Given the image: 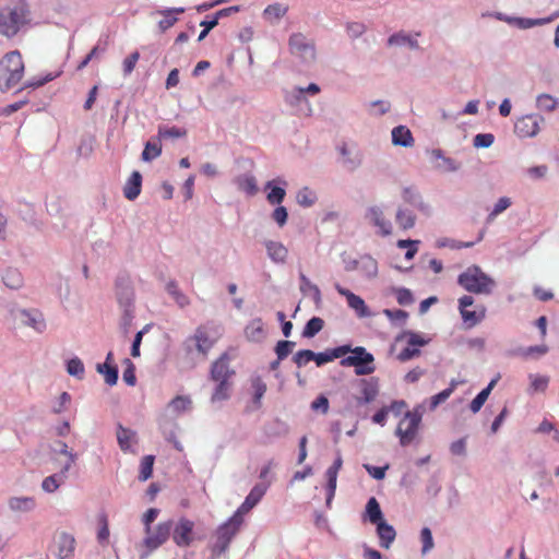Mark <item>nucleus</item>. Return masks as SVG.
I'll return each instance as SVG.
<instances>
[{
    "label": "nucleus",
    "instance_id": "1a4fd4ad",
    "mask_svg": "<svg viewBox=\"0 0 559 559\" xmlns=\"http://www.w3.org/2000/svg\"><path fill=\"white\" fill-rule=\"evenodd\" d=\"M171 537L176 546L180 548L189 547L194 542V522L186 516H181L177 522L173 521Z\"/></svg>",
    "mask_w": 559,
    "mask_h": 559
},
{
    "label": "nucleus",
    "instance_id": "f8f14e48",
    "mask_svg": "<svg viewBox=\"0 0 559 559\" xmlns=\"http://www.w3.org/2000/svg\"><path fill=\"white\" fill-rule=\"evenodd\" d=\"M334 288L341 296L346 298L348 307L356 312L358 318L371 317V311L361 297L341 286L338 283H335Z\"/></svg>",
    "mask_w": 559,
    "mask_h": 559
},
{
    "label": "nucleus",
    "instance_id": "0e129e2a",
    "mask_svg": "<svg viewBox=\"0 0 559 559\" xmlns=\"http://www.w3.org/2000/svg\"><path fill=\"white\" fill-rule=\"evenodd\" d=\"M420 542L423 544L421 555L425 556L435 547L433 537L429 527H423L420 531Z\"/></svg>",
    "mask_w": 559,
    "mask_h": 559
},
{
    "label": "nucleus",
    "instance_id": "f257e3e1",
    "mask_svg": "<svg viewBox=\"0 0 559 559\" xmlns=\"http://www.w3.org/2000/svg\"><path fill=\"white\" fill-rule=\"evenodd\" d=\"M457 284L466 292L476 295H490L496 287L495 280L475 264L457 276Z\"/></svg>",
    "mask_w": 559,
    "mask_h": 559
},
{
    "label": "nucleus",
    "instance_id": "7c9ffc66",
    "mask_svg": "<svg viewBox=\"0 0 559 559\" xmlns=\"http://www.w3.org/2000/svg\"><path fill=\"white\" fill-rule=\"evenodd\" d=\"M22 322L35 329L37 332H43L46 328L43 314L38 311L23 309L20 312Z\"/></svg>",
    "mask_w": 559,
    "mask_h": 559
},
{
    "label": "nucleus",
    "instance_id": "f3484780",
    "mask_svg": "<svg viewBox=\"0 0 559 559\" xmlns=\"http://www.w3.org/2000/svg\"><path fill=\"white\" fill-rule=\"evenodd\" d=\"M192 346H194L202 355H206L213 346V342L210 340L203 328H198L194 334L185 342L187 352L190 353L192 350Z\"/></svg>",
    "mask_w": 559,
    "mask_h": 559
},
{
    "label": "nucleus",
    "instance_id": "4c0bfd02",
    "mask_svg": "<svg viewBox=\"0 0 559 559\" xmlns=\"http://www.w3.org/2000/svg\"><path fill=\"white\" fill-rule=\"evenodd\" d=\"M8 503L14 512H31L36 507V501L32 497H12Z\"/></svg>",
    "mask_w": 559,
    "mask_h": 559
},
{
    "label": "nucleus",
    "instance_id": "49530a36",
    "mask_svg": "<svg viewBox=\"0 0 559 559\" xmlns=\"http://www.w3.org/2000/svg\"><path fill=\"white\" fill-rule=\"evenodd\" d=\"M324 326V321L319 317H312L304 326L302 337L312 338L314 337Z\"/></svg>",
    "mask_w": 559,
    "mask_h": 559
},
{
    "label": "nucleus",
    "instance_id": "680f3d73",
    "mask_svg": "<svg viewBox=\"0 0 559 559\" xmlns=\"http://www.w3.org/2000/svg\"><path fill=\"white\" fill-rule=\"evenodd\" d=\"M286 12H287L286 7H283L280 3H273V4L267 5L264 9L263 15L266 20L272 22L273 20L278 21L281 17H283L285 15Z\"/></svg>",
    "mask_w": 559,
    "mask_h": 559
},
{
    "label": "nucleus",
    "instance_id": "5fc2aeb1",
    "mask_svg": "<svg viewBox=\"0 0 559 559\" xmlns=\"http://www.w3.org/2000/svg\"><path fill=\"white\" fill-rule=\"evenodd\" d=\"M554 17L546 19H527V17H513L509 19V22H514L520 28L526 29L538 25H544L552 21Z\"/></svg>",
    "mask_w": 559,
    "mask_h": 559
},
{
    "label": "nucleus",
    "instance_id": "393cba45",
    "mask_svg": "<svg viewBox=\"0 0 559 559\" xmlns=\"http://www.w3.org/2000/svg\"><path fill=\"white\" fill-rule=\"evenodd\" d=\"M243 332L246 338L252 343H262L266 337L264 323L261 318H255L248 322Z\"/></svg>",
    "mask_w": 559,
    "mask_h": 559
},
{
    "label": "nucleus",
    "instance_id": "bf43d9fd",
    "mask_svg": "<svg viewBox=\"0 0 559 559\" xmlns=\"http://www.w3.org/2000/svg\"><path fill=\"white\" fill-rule=\"evenodd\" d=\"M548 353V347L546 345H534L525 348H518L512 352V355H519L523 357H532V356H544Z\"/></svg>",
    "mask_w": 559,
    "mask_h": 559
},
{
    "label": "nucleus",
    "instance_id": "4be33fe9",
    "mask_svg": "<svg viewBox=\"0 0 559 559\" xmlns=\"http://www.w3.org/2000/svg\"><path fill=\"white\" fill-rule=\"evenodd\" d=\"M361 386V396L357 399L359 405L371 403L379 393V381L377 378L361 379L359 381Z\"/></svg>",
    "mask_w": 559,
    "mask_h": 559
},
{
    "label": "nucleus",
    "instance_id": "7ed1b4c3",
    "mask_svg": "<svg viewBox=\"0 0 559 559\" xmlns=\"http://www.w3.org/2000/svg\"><path fill=\"white\" fill-rule=\"evenodd\" d=\"M28 22V11L23 4L0 9V34L3 36H15Z\"/></svg>",
    "mask_w": 559,
    "mask_h": 559
},
{
    "label": "nucleus",
    "instance_id": "bb28decb",
    "mask_svg": "<svg viewBox=\"0 0 559 559\" xmlns=\"http://www.w3.org/2000/svg\"><path fill=\"white\" fill-rule=\"evenodd\" d=\"M142 188V175L140 171H132L131 176L127 180L123 187V195L126 199L133 201L141 193Z\"/></svg>",
    "mask_w": 559,
    "mask_h": 559
},
{
    "label": "nucleus",
    "instance_id": "58836bf2",
    "mask_svg": "<svg viewBox=\"0 0 559 559\" xmlns=\"http://www.w3.org/2000/svg\"><path fill=\"white\" fill-rule=\"evenodd\" d=\"M498 382V377L492 379L486 388H484L471 402L469 409L476 414L478 413L484 404L486 403L489 394Z\"/></svg>",
    "mask_w": 559,
    "mask_h": 559
},
{
    "label": "nucleus",
    "instance_id": "603ef678",
    "mask_svg": "<svg viewBox=\"0 0 559 559\" xmlns=\"http://www.w3.org/2000/svg\"><path fill=\"white\" fill-rule=\"evenodd\" d=\"M559 105V100L550 94H539L536 98V106L544 111L551 112Z\"/></svg>",
    "mask_w": 559,
    "mask_h": 559
},
{
    "label": "nucleus",
    "instance_id": "6ab92c4d",
    "mask_svg": "<svg viewBox=\"0 0 559 559\" xmlns=\"http://www.w3.org/2000/svg\"><path fill=\"white\" fill-rule=\"evenodd\" d=\"M338 151L342 156L343 167L346 170L354 171L361 165L362 156L356 147H349L346 143H343Z\"/></svg>",
    "mask_w": 559,
    "mask_h": 559
},
{
    "label": "nucleus",
    "instance_id": "4468645a",
    "mask_svg": "<svg viewBox=\"0 0 559 559\" xmlns=\"http://www.w3.org/2000/svg\"><path fill=\"white\" fill-rule=\"evenodd\" d=\"M287 181L282 177H276L269 180L264 185V190L267 191L266 200L270 204H281L286 197Z\"/></svg>",
    "mask_w": 559,
    "mask_h": 559
},
{
    "label": "nucleus",
    "instance_id": "052dcab7",
    "mask_svg": "<svg viewBox=\"0 0 559 559\" xmlns=\"http://www.w3.org/2000/svg\"><path fill=\"white\" fill-rule=\"evenodd\" d=\"M187 132L185 129L178 128V127H166V126H159L158 127V139L159 141L162 139H179L186 136Z\"/></svg>",
    "mask_w": 559,
    "mask_h": 559
},
{
    "label": "nucleus",
    "instance_id": "2f4dec72",
    "mask_svg": "<svg viewBox=\"0 0 559 559\" xmlns=\"http://www.w3.org/2000/svg\"><path fill=\"white\" fill-rule=\"evenodd\" d=\"M235 185L240 191H243L249 197L255 195L259 191L257 179L251 174H242L237 176L235 178Z\"/></svg>",
    "mask_w": 559,
    "mask_h": 559
},
{
    "label": "nucleus",
    "instance_id": "f03ea898",
    "mask_svg": "<svg viewBox=\"0 0 559 559\" xmlns=\"http://www.w3.org/2000/svg\"><path fill=\"white\" fill-rule=\"evenodd\" d=\"M24 62L19 50H13L0 60V90L2 92L14 87L23 78Z\"/></svg>",
    "mask_w": 559,
    "mask_h": 559
},
{
    "label": "nucleus",
    "instance_id": "09e8293b",
    "mask_svg": "<svg viewBox=\"0 0 559 559\" xmlns=\"http://www.w3.org/2000/svg\"><path fill=\"white\" fill-rule=\"evenodd\" d=\"M120 310L121 317L119 321V328L122 334L127 336L131 331L132 322L135 318V308H126Z\"/></svg>",
    "mask_w": 559,
    "mask_h": 559
},
{
    "label": "nucleus",
    "instance_id": "a19ab883",
    "mask_svg": "<svg viewBox=\"0 0 559 559\" xmlns=\"http://www.w3.org/2000/svg\"><path fill=\"white\" fill-rule=\"evenodd\" d=\"M395 221L401 229L407 230L415 226L416 215L412 210L399 207L396 211Z\"/></svg>",
    "mask_w": 559,
    "mask_h": 559
},
{
    "label": "nucleus",
    "instance_id": "c756f323",
    "mask_svg": "<svg viewBox=\"0 0 559 559\" xmlns=\"http://www.w3.org/2000/svg\"><path fill=\"white\" fill-rule=\"evenodd\" d=\"M392 143L396 146L411 147L414 144V138L411 130L405 126H397L392 129Z\"/></svg>",
    "mask_w": 559,
    "mask_h": 559
},
{
    "label": "nucleus",
    "instance_id": "774afa93",
    "mask_svg": "<svg viewBox=\"0 0 559 559\" xmlns=\"http://www.w3.org/2000/svg\"><path fill=\"white\" fill-rule=\"evenodd\" d=\"M495 142V135L492 133H478L473 139V145L476 148H488Z\"/></svg>",
    "mask_w": 559,
    "mask_h": 559
},
{
    "label": "nucleus",
    "instance_id": "a211bd4d",
    "mask_svg": "<svg viewBox=\"0 0 559 559\" xmlns=\"http://www.w3.org/2000/svg\"><path fill=\"white\" fill-rule=\"evenodd\" d=\"M365 217L369 223L379 228L382 236H389L392 234V224L390 221L385 219L380 206H369L366 211Z\"/></svg>",
    "mask_w": 559,
    "mask_h": 559
},
{
    "label": "nucleus",
    "instance_id": "b1692460",
    "mask_svg": "<svg viewBox=\"0 0 559 559\" xmlns=\"http://www.w3.org/2000/svg\"><path fill=\"white\" fill-rule=\"evenodd\" d=\"M228 354L224 353L213 365L211 368V378L212 380L219 382L226 381L234 373L228 366Z\"/></svg>",
    "mask_w": 559,
    "mask_h": 559
},
{
    "label": "nucleus",
    "instance_id": "5701e85b",
    "mask_svg": "<svg viewBox=\"0 0 559 559\" xmlns=\"http://www.w3.org/2000/svg\"><path fill=\"white\" fill-rule=\"evenodd\" d=\"M430 154L432 158L440 160V163L436 165V169L442 173H456L462 167L461 162L445 156L441 148H433Z\"/></svg>",
    "mask_w": 559,
    "mask_h": 559
},
{
    "label": "nucleus",
    "instance_id": "2eb2a0df",
    "mask_svg": "<svg viewBox=\"0 0 559 559\" xmlns=\"http://www.w3.org/2000/svg\"><path fill=\"white\" fill-rule=\"evenodd\" d=\"M342 465H343V459H342L340 452H337L333 464L325 472V477H326V501H325V503H326L328 508L331 507V502L335 496L337 475H338L340 469L342 468Z\"/></svg>",
    "mask_w": 559,
    "mask_h": 559
},
{
    "label": "nucleus",
    "instance_id": "cd10ccee",
    "mask_svg": "<svg viewBox=\"0 0 559 559\" xmlns=\"http://www.w3.org/2000/svg\"><path fill=\"white\" fill-rule=\"evenodd\" d=\"M264 246H265V249H266L267 257L274 263L283 264V263L286 262V259H287V255H288V250H287V248L282 242L273 241V240H266L264 242Z\"/></svg>",
    "mask_w": 559,
    "mask_h": 559
},
{
    "label": "nucleus",
    "instance_id": "ddd939ff",
    "mask_svg": "<svg viewBox=\"0 0 559 559\" xmlns=\"http://www.w3.org/2000/svg\"><path fill=\"white\" fill-rule=\"evenodd\" d=\"M419 425L420 421L417 418L403 417L395 430L402 447L408 445L415 439Z\"/></svg>",
    "mask_w": 559,
    "mask_h": 559
},
{
    "label": "nucleus",
    "instance_id": "338daca9",
    "mask_svg": "<svg viewBox=\"0 0 559 559\" xmlns=\"http://www.w3.org/2000/svg\"><path fill=\"white\" fill-rule=\"evenodd\" d=\"M313 350L300 349L293 356V361L298 368L305 367L310 361H313Z\"/></svg>",
    "mask_w": 559,
    "mask_h": 559
},
{
    "label": "nucleus",
    "instance_id": "aec40b11",
    "mask_svg": "<svg viewBox=\"0 0 559 559\" xmlns=\"http://www.w3.org/2000/svg\"><path fill=\"white\" fill-rule=\"evenodd\" d=\"M402 199L405 203L425 214L430 212V206L424 201L420 192L414 187L403 188Z\"/></svg>",
    "mask_w": 559,
    "mask_h": 559
},
{
    "label": "nucleus",
    "instance_id": "f704fd0d",
    "mask_svg": "<svg viewBox=\"0 0 559 559\" xmlns=\"http://www.w3.org/2000/svg\"><path fill=\"white\" fill-rule=\"evenodd\" d=\"M75 540L73 536L62 533L58 540V557L59 559H72L74 552Z\"/></svg>",
    "mask_w": 559,
    "mask_h": 559
},
{
    "label": "nucleus",
    "instance_id": "e2e57ef3",
    "mask_svg": "<svg viewBox=\"0 0 559 559\" xmlns=\"http://www.w3.org/2000/svg\"><path fill=\"white\" fill-rule=\"evenodd\" d=\"M296 343L293 341H278L274 347V352L278 360H284L293 352Z\"/></svg>",
    "mask_w": 559,
    "mask_h": 559
},
{
    "label": "nucleus",
    "instance_id": "864d4df0",
    "mask_svg": "<svg viewBox=\"0 0 559 559\" xmlns=\"http://www.w3.org/2000/svg\"><path fill=\"white\" fill-rule=\"evenodd\" d=\"M299 280L301 293L306 294L307 292H310L312 294L313 300L316 302H320L321 292L319 287L316 284H312L311 281L302 272L299 273Z\"/></svg>",
    "mask_w": 559,
    "mask_h": 559
},
{
    "label": "nucleus",
    "instance_id": "13d9d810",
    "mask_svg": "<svg viewBox=\"0 0 559 559\" xmlns=\"http://www.w3.org/2000/svg\"><path fill=\"white\" fill-rule=\"evenodd\" d=\"M155 456L145 455L140 464L139 480L145 481L152 477Z\"/></svg>",
    "mask_w": 559,
    "mask_h": 559
},
{
    "label": "nucleus",
    "instance_id": "e433bc0d",
    "mask_svg": "<svg viewBox=\"0 0 559 559\" xmlns=\"http://www.w3.org/2000/svg\"><path fill=\"white\" fill-rule=\"evenodd\" d=\"M461 313V317L464 323L467 324L468 328H473L480 323L486 317V307L483 305L477 306L474 310H464Z\"/></svg>",
    "mask_w": 559,
    "mask_h": 559
},
{
    "label": "nucleus",
    "instance_id": "a878e982",
    "mask_svg": "<svg viewBox=\"0 0 559 559\" xmlns=\"http://www.w3.org/2000/svg\"><path fill=\"white\" fill-rule=\"evenodd\" d=\"M185 8L178 7V8H165L157 10L155 13L163 15V19L158 22V28L159 31L166 32L168 28L174 26L178 19L175 16V14H182L185 12Z\"/></svg>",
    "mask_w": 559,
    "mask_h": 559
},
{
    "label": "nucleus",
    "instance_id": "412c9836",
    "mask_svg": "<svg viewBox=\"0 0 559 559\" xmlns=\"http://www.w3.org/2000/svg\"><path fill=\"white\" fill-rule=\"evenodd\" d=\"M350 350V345H341L331 349H326L325 352L314 353L313 352V361L318 367H321L336 358H342L347 355Z\"/></svg>",
    "mask_w": 559,
    "mask_h": 559
},
{
    "label": "nucleus",
    "instance_id": "473e14b6",
    "mask_svg": "<svg viewBox=\"0 0 559 559\" xmlns=\"http://www.w3.org/2000/svg\"><path fill=\"white\" fill-rule=\"evenodd\" d=\"M3 284L13 290L20 289L24 285L22 273L15 267H7L2 272Z\"/></svg>",
    "mask_w": 559,
    "mask_h": 559
},
{
    "label": "nucleus",
    "instance_id": "de8ad7c7",
    "mask_svg": "<svg viewBox=\"0 0 559 559\" xmlns=\"http://www.w3.org/2000/svg\"><path fill=\"white\" fill-rule=\"evenodd\" d=\"M251 386L253 389V397H252L253 404L255 405V408H260L261 407V400H262V397L265 394L266 389H267L266 384L262 380L261 377L257 376V377L252 378Z\"/></svg>",
    "mask_w": 559,
    "mask_h": 559
},
{
    "label": "nucleus",
    "instance_id": "3c124183",
    "mask_svg": "<svg viewBox=\"0 0 559 559\" xmlns=\"http://www.w3.org/2000/svg\"><path fill=\"white\" fill-rule=\"evenodd\" d=\"M191 404L192 401L189 396L178 395L169 402L168 408L179 415L186 411H189L191 408Z\"/></svg>",
    "mask_w": 559,
    "mask_h": 559
},
{
    "label": "nucleus",
    "instance_id": "c9c22d12",
    "mask_svg": "<svg viewBox=\"0 0 559 559\" xmlns=\"http://www.w3.org/2000/svg\"><path fill=\"white\" fill-rule=\"evenodd\" d=\"M365 515L369 520L371 524L378 525L379 523L385 521L383 519V513L380 508L378 500L374 497L369 498L365 508Z\"/></svg>",
    "mask_w": 559,
    "mask_h": 559
},
{
    "label": "nucleus",
    "instance_id": "9d476101",
    "mask_svg": "<svg viewBox=\"0 0 559 559\" xmlns=\"http://www.w3.org/2000/svg\"><path fill=\"white\" fill-rule=\"evenodd\" d=\"M545 119L535 114L525 115L519 118L514 123V133L519 138H534L540 130V124L544 123Z\"/></svg>",
    "mask_w": 559,
    "mask_h": 559
},
{
    "label": "nucleus",
    "instance_id": "69168bd1",
    "mask_svg": "<svg viewBox=\"0 0 559 559\" xmlns=\"http://www.w3.org/2000/svg\"><path fill=\"white\" fill-rule=\"evenodd\" d=\"M286 102L290 105L308 104L307 97L304 94L302 87L296 86L286 94Z\"/></svg>",
    "mask_w": 559,
    "mask_h": 559
},
{
    "label": "nucleus",
    "instance_id": "8fccbe9b",
    "mask_svg": "<svg viewBox=\"0 0 559 559\" xmlns=\"http://www.w3.org/2000/svg\"><path fill=\"white\" fill-rule=\"evenodd\" d=\"M531 380V385L528 389L530 394H534L536 392H545L549 384L548 376L533 374L528 376Z\"/></svg>",
    "mask_w": 559,
    "mask_h": 559
},
{
    "label": "nucleus",
    "instance_id": "ea45409f",
    "mask_svg": "<svg viewBox=\"0 0 559 559\" xmlns=\"http://www.w3.org/2000/svg\"><path fill=\"white\" fill-rule=\"evenodd\" d=\"M96 371L104 376L106 384L112 386L117 384L119 370L116 365L103 362L96 365Z\"/></svg>",
    "mask_w": 559,
    "mask_h": 559
},
{
    "label": "nucleus",
    "instance_id": "37998d69",
    "mask_svg": "<svg viewBox=\"0 0 559 559\" xmlns=\"http://www.w3.org/2000/svg\"><path fill=\"white\" fill-rule=\"evenodd\" d=\"M162 154V144L159 139L150 140L145 143L141 158L144 162H152Z\"/></svg>",
    "mask_w": 559,
    "mask_h": 559
},
{
    "label": "nucleus",
    "instance_id": "423d86ee",
    "mask_svg": "<svg viewBox=\"0 0 559 559\" xmlns=\"http://www.w3.org/2000/svg\"><path fill=\"white\" fill-rule=\"evenodd\" d=\"M290 52L305 64L314 62L317 53L316 46L302 33H294L288 40Z\"/></svg>",
    "mask_w": 559,
    "mask_h": 559
},
{
    "label": "nucleus",
    "instance_id": "20e7f679",
    "mask_svg": "<svg viewBox=\"0 0 559 559\" xmlns=\"http://www.w3.org/2000/svg\"><path fill=\"white\" fill-rule=\"evenodd\" d=\"M243 519L239 515H233L225 523L219 525L216 530V540L211 547V559H216L227 551L230 542L238 533Z\"/></svg>",
    "mask_w": 559,
    "mask_h": 559
},
{
    "label": "nucleus",
    "instance_id": "a18cd8bd",
    "mask_svg": "<svg viewBox=\"0 0 559 559\" xmlns=\"http://www.w3.org/2000/svg\"><path fill=\"white\" fill-rule=\"evenodd\" d=\"M317 200V193L309 187H304L296 193V202L302 207H311Z\"/></svg>",
    "mask_w": 559,
    "mask_h": 559
},
{
    "label": "nucleus",
    "instance_id": "6e6552de",
    "mask_svg": "<svg viewBox=\"0 0 559 559\" xmlns=\"http://www.w3.org/2000/svg\"><path fill=\"white\" fill-rule=\"evenodd\" d=\"M115 294L120 309L135 308V290L128 274L121 273L117 276Z\"/></svg>",
    "mask_w": 559,
    "mask_h": 559
},
{
    "label": "nucleus",
    "instance_id": "39448f33",
    "mask_svg": "<svg viewBox=\"0 0 559 559\" xmlns=\"http://www.w3.org/2000/svg\"><path fill=\"white\" fill-rule=\"evenodd\" d=\"M350 355L342 357L340 364L343 367H354L357 376L370 374L376 370L374 357L362 346L349 350Z\"/></svg>",
    "mask_w": 559,
    "mask_h": 559
},
{
    "label": "nucleus",
    "instance_id": "79ce46f5",
    "mask_svg": "<svg viewBox=\"0 0 559 559\" xmlns=\"http://www.w3.org/2000/svg\"><path fill=\"white\" fill-rule=\"evenodd\" d=\"M264 431L269 438H281L289 432V427L285 421L275 419L272 423L265 425Z\"/></svg>",
    "mask_w": 559,
    "mask_h": 559
},
{
    "label": "nucleus",
    "instance_id": "c85d7f7f",
    "mask_svg": "<svg viewBox=\"0 0 559 559\" xmlns=\"http://www.w3.org/2000/svg\"><path fill=\"white\" fill-rule=\"evenodd\" d=\"M376 526L380 546L389 549L396 537L395 528L386 523V521H383Z\"/></svg>",
    "mask_w": 559,
    "mask_h": 559
},
{
    "label": "nucleus",
    "instance_id": "c03bdc74",
    "mask_svg": "<svg viewBox=\"0 0 559 559\" xmlns=\"http://www.w3.org/2000/svg\"><path fill=\"white\" fill-rule=\"evenodd\" d=\"M359 270L368 278H373L378 274V263L369 254H364L359 258Z\"/></svg>",
    "mask_w": 559,
    "mask_h": 559
},
{
    "label": "nucleus",
    "instance_id": "4d7b16f0",
    "mask_svg": "<svg viewBox=\"0 0 559 559\" xmlns=\"http://www.w3.org/2000/svg\"><path fill=\"white\" fill-rule=\"evenodd\" d=\"M67 372L81 380L85 373L84 364L79 357H73L67 361Z\"/></svg>",
    "mask_w": 559,
    "mask_h": 559
},
{
    "label": "nucleus",
    "instance_id": "9b49d317",
    "mask_svg": "<svg viewBox=\"0 0 559 559\" xmlns=\"http://www.w3.org/2000/svg\"><path fill=\"white\" fill-rule=\"evenodd\" d=\"M269 486L270 481L255 484L234 515H239L242 519L243 514L250 512L261 501Z\"/></svg>",
    "mask_w": 559,
    "mask_h": 559
},
{
    "label": "nucleus",
    "instance_id": "0eeeda50",
    "mask_svg": "<svg viewBox=\"0 0 559 559\" xmlns=\"http://www.w3.org/2000/svg\"><path fill=\"white\" fill-rule=\"evenodd\" d=\"M171 531L173 520H167L158 523L155 528H151L150 533H145L146 536L143 539V546L146 550L141 557L148 556L152 551L164 545L171 536Z\"/></svg>",
    "mask_w": 559,
    "mask_h": 559
},
{
    "label": "nucleus",
    "instance_id": "72a5a7b5",
    "mask_svg": "<svg viewBox=\"0 0 559 559\" xmlns=\"http://www.w3.org/2000/svg\"><path fill=\"white\" fill-rule=\"evenodd\" d=\"M117 441L123 452L132 451V444L136 441V433L122 425H118Z\"/></svg>",
    "mask_w": 559,
    "mask_h": 559
},
{
    "label": "nucleus",
    "instance_id": "dca6fc26",
    "mask_svg": "<svg viewBox=\"0 0 559 559\" xmlns=\"http://www.w3.org/2000/svg\"><path fill=\"white\" fill-rule=\"evenodd\" d=\"M420 33H407L405 31H399L389 36L386 45L389 47H407L411 50H418L419 43L418 37Z\"/></svg>",
    "mask_w": 559,
    "mask_h": 559
},
{
    "label": "nucleus",
    "instance_id": "6e6d98bb",
    "mask_svg": "<svg viewBox=\"0 0 559 559\" xmlns=\"http://www.w3.org/2000/svg\"><path fill=\"white\" fill-rule=\"evenodd\" d=\"M511 199L508 197L500 198L493 205L491 212L486 217V223L491 224L496 217L511 206Z\"/></svg>",
    "mask_w": 559,
    "mask_h": 559
}]
</instances>
